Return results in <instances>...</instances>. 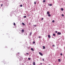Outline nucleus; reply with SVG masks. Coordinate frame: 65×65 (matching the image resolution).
Returning a JSON list of instances; mask_svg holds the SVG:
<instances>
[{
  "instance_id": "obj_1",
  "label": "nucleus",
  "mask_w": 65,
  "mask_h": 65,
  "mask_svg": "<svg viewBox=\"0 0 65 65\" xmlns=\"http://www.w3.org/2000/svg\"><path fill=\"white\" fill-rule=\"evenodd\" d=\"M39 54H40V55H41V56H43V54L41 52H39Z\"/></svg>"
},
{
  "instance_id": "obj_2",
  "label": "nucleus",
  "mask_w": 65,
  "mask_h": 65,
  "mask_svg": "<svg viewBox=\"0 0 65 65\" xmlns=\"http://www.w3.org/2000/svg\"><path fill=\"white\" fill-rule=\"evenodd\" d=\"M57 34L58 35H61V33L60 32H57Z\"/></svg>"
},
{
  "instance_id": "obj_3",
  "label": "nucleus",
  "mask_w": 65,
  "mask_h": 65,
  "mask_svg": "<svg viewBox=\"0 0 65 65\" xmlns=\"http://www.w3.org/2000/svg\"><path fill=\"white\" fill-rule=\"evenodd\" d=\"M48 37L49 38H51V36L50 35H48Z\"/></svg>"
},
{
  "instance_id": "obj_4",
  "label": "nucleus",
  "mask_w": 65,
  "mask_h": 65,
  "mask_svg": "<svg viewBox=\"0 0 65 65\" xmlns=\"http://www.w3.org/2000/svg\"><path fill=\"white\" fill-rule=\"evenodd\" d=\"M43 49H45V46H43Z\"/></svg>"
},
{
  "instance_id": "obj_5",
  "label": "nucleus",
  "mask_w": 65,
  "mask_h": 65,
  "mask_svg": "<svg viewBox=\"0 0 65 65\" xmlns=\"http://www.w3.org/2000/svg\"><path fill=\"white\" fill-rule=\"evenodd\" d=\"M48 5H49V6H52V4H49Z\"/></svg>"
},
{
  "instance_id": "obj_6",
  "label": "nucleus",
  "mask_w": 65,
  "mask_h": 65,
  "mask_svg": "<svg viewBox=\"0 0 65 65\" xmlns=\"http://www.w3.org/2000/svg\"><path fill=\"white\" fill-rule=\"evenodd\" d=\"M31 51H34V49H33V48H31Z\"/></svg>"
},
{
  "instance_id": "obj_7",
  "label": "nucleus",
  "mask_w": 65,
  "mask_h": 65,
  "mask_svg": "<svg viewBox=\"0 0 65 65\" xmlns=\"http://www.w3.org/2000/svg\"><path fill=\"white\" fill-rule=\"evenodd\" d=\"M47 14H49L50 12H49V11H47Z\"/></svg>"
},
{
  "instance_id": "obj_8",
  "label": "nucleus",
  "mask_w": 65,
  "mask_h": 65,
  "mask_svg": "<svg viewBox=\"0 0 65 65\" xmlns=\"http://www.w3.org/2000/svg\"><path fill=\"white\" fill-rule=\"evenodd\" d=\"M22 24L24 26H25V23H22Z\"/></svg>"
},
{
  "instance_id": "obj_9",
  "label": "nucleus",
  "mask_w": 65,
  "mask_h": 65,
  "mask_svg": "<svg viewBox=\"0 0 65 65\" xmlns=\"http://www.w3.org/2000/svg\"><path fill=\"white\" fill-rule=\"evenodd\" d=\"M58 61L59 62H61V59H58Z\"/></svg>"
},
{
  "instance_id": "obj_10",
  "label": "nucleus",
  "mask_w": 65,
  "mask_h": 65,
  "mask_svg": "<svg viewBox=\"0 0 65 65\" xmlns=\"http://www.w3.org/2000/svg\"><path fill=\"white\" fill-rule=\"evenodd\" d=\"M22 32H24V29L22 30Z\"/></svg>"
},
{
  "instance_id": "obj_11",
  "label": "nucleus",
  "mask_w": 65,
  "mask_h": 65,
  "mask_svg": "<svg viewBox=\"0 0 65 65\" xmlns=\"http://www.w3.org/2000/svg\"><path fill=\"white\" fill-rule=\"evenodd\" d=\"M63 10H64V9H63V8H61V11H63Z\"/></svg>"
},
{
  "instance_id": "obj_12",
  "label": "nucleus",
  "mask_w": 65,
  "mask_h": 65,
  "mask_svg": "<svg viewBox=\"0 0 65 65\" xmlns=\"http://www.w3.org/2000/svg\"><path fill=\"white\" fill-rule=\"evenodd\" d=\"M33 64L34 65H35V62H34Z\"/></svg>"
},
{
  "instance_id": "obj_13",
  "label": "nucleus",
  "mask_w": 65,
  "mask_h": 65,
  "mask_svg": "<svg viewBox=\"0 0 65 65\" xmlns=\"http://www.w3.org/2000/svg\"><path fill=\"white\" fill-rule=\"evenodd\" d=\"M48 17H50V16H51V14H48Z\"/></svg>"
},
{
  "instance_id": "obj_14",
  "label": "nucleus",
  "mask_w": 65,
  "mask_h": 65,
  "mask_svg": "<svg viewBox=\"0 0 65 65\" xmlns=\"http://www.w3.org/2000/svg\"><path fill=\"white\" fill-rule=\"evenodd\" d=\"M55 22V21H54V20H53L52 21V22L53 23H54V22Z\"/></svg>"
},
{
  "instance_id": "obj_15",
  "label": "nucleus",
  "mask_w": 65,
  "mask_h": 65,
  "mask_svg": "<svg viewBox=\"0 0 65 65\" xmlns=\"http://www.w3.org/2000/svg\"><path fill=\"white\" fill-rule=\"evenodd\" d=\"M31 34H32V32H31L30 34L29 35L30 36V35H31Z\"/></svg>"
},
{
  "instance_id": "obj_16",
  "label": "nucleus",
  "mask_w": 65,
  "mask_h": 65,
  "mask_svg": "<svg viewBox=\"0 0 65 65\" xmlns=\"http://www.w3.org/2000/svg\"><path fill=\"white\" fill-rule=\"evenodd\" d=\"M53 36H55V34H53Z\"/></svg>"
},
{
  "instance_id": "obj_17",
  "label": "nucleus",
  "mask_w": 65,
  "mask_h": 65,
  "mask_svg": "<svg viewBox=\"0 0 65 65\" xmlns=\"http://www.w3.org/2000/svg\"><path fill=\"white\" fill-rule=\"evenodd\" d=\"M43 2H45V0H43Z\"/></svg>"
},
{
  "instance_id": "obj_18",
  "label": "nucleus",
  "mask_w": 65,
  "mask_h": 65,
  "mask_svg": "<svg viewBox=\"0 0 65 65\" xmlns=\"http://www.w3.org/2000/svg\"><path fill=\"white\" fill-rule=\"evenodd\" d=\"M28 60H31V59H30V58H28Z\"/></svg>"
},
{
  "instance_id": "obj_19",
  "label": "nucleus",
  "mask_w": 65,
  "mask_h": 65,
  "mask_svg": "<svg viewBox=\"0 0 65 65\" xmlns=\"http://www.w3.org/2000/svg\"><path fill=\"white\" fill-rule=\"evenodd\" d=\"M20 6L21 7H22L23 6V5H21Z\"/></svg>"
},
{
  "instance_id": "obj_20",
  "label": "nucleus",
  "mask_w": 65,
  "mask_h": 65,
  "mask_svg": "<svg viewBox=\"0 0 65 65\" xmlns=\"http://www.w3.org/2000/svg\"><path fill=\"white\" fill-rule=\"evenodd\" d=\"M13 24H14V26L15 25V23H13Z\"/></svg>"
},
{
  "instance_id": "obj_21",
  "label": "nucleus",
  "mask_w": 65,
  "mask_h": 65,
  "mask_svg": "<svg viewBox=\"0 0 65 65\" xmlns=\"http://www.w3.org/2000/svg\"><path fill=\"white\" fill-rule=\"evenodd\" d=\"M60 55H61V56H62V55H63V54H62V53H61L60 54Z\"/></svg>"
},
{
  "instance_id": "obj_22",
  "label": "nucleus",
  "mask_w": 65,
  "mask_h": 65,
  "mask_svg": "<svg viewBox=\"0 0 65 65\" xmlns=\"http://www.w3.org/2000/svg\"><path fill=\"white\" fill-rule=\"evenodd\" d=\"M34 3L35 4H36V2H35Z\"/></svg>"
},
{
  "instance_id": "obj_23",
  "label": "nucleus",
  "mask_w": 65,
  "mask_h": 65,
  "mask_svg": "<svg viewBox=\"0 0 65 65\" xmlns=\"http://www.w3.org/2000/svg\"><path fill=\"white\" fill-rule=\"evenodd\" d=\"M33 43H34H34H35V42L34 41L33 42Z\"/></svg>"
},
{
  "instance_id": "obj_24",
  "label": "nucleus",
  "mask_w": 65,
  "mask_h": 65,
  "mask_svg": "<svg viewBox=\"0 0 65 65\" xmlns=\"http://www.w3.org/2000/svg\"><path fill=\"white\" fill-rule=\"evenodd\" d=\"M61 15L62 16V17H64V15L63 14H62Z\"/></svg>"
},
{
  "instance_id": "obj_25",
  "label": "nucleus",
  "mask_w": 65,
  "mask_h": 65,
  "mask_svg": "<svg viewBox=\"0 0 65 65\" xmlns=\"http://www.w3.org/2000/svg\"><path fill=\"white\" fill-rule=\"evenodd\" d=\"M26 54L27 55H29V53H26Z\"/></svg>"
},
{
  "instance_id": "obj_26",
  "label": "nucleus",
  "mask_w": 65,
  "mask_h": 65,
  "mask_svg": "<svg viewBox=\"0 0 65 65\" xmlns=\"http://www.w3.org/2000/svg\"><path fill=\"white\" fill-rule=\"evenodd\" d=\"M34 27H36V25H34Z\"/></svg>"
},
{
  "instance_id": "obj_27",
  "label": "nucleus",
  "mask_w": 65,
  "mask_h": 65,
  "mask_svg": "<svg viewBox=\"0 0 65 65\" xmlns=\"http://www.w3.org/2000/svg\"><path fill=\"white\" fill-rule=\"evenodd\" d=\"M24 17L25 18H26V16H25Z\"/></svg>"
},
{
  "instance_id": "obj_28",
  "label": "nucleus",
  "mask_w": 65,
  "mask_h": 65,
  "mask_svg": "<svg viewBox=\"0 0 65 65\" xmlns=\"http://www.w3.org/2000/svg\"><path fill=\"white\" fill-rule=\"evenodd\" d=\"M3 6V4H2L1 5V7H2V6Z\"/></svg>"
},
{
  "instance_id": "obj_29",
  "label": "nucleus",
  "mask_w": 65,
  "mask_h": 65,
  "mask_svg": "<svg viewBox=\"0 0 65 65\" xmlns=\"http://www.w3.org/2000/svg\"><path fill=\"white\" fill-rule=\"evenodd\" d=\"M55 32L56 33H57V31H55Z\"/></svg>"
},
{
  "instance_id": "obj_30",
  "label": "nucleus",
  "mask_w": 65,
  "mask_h": 65,
  "mask_svg": "<svg viewBox=\"0 0 65 65\" xmlns=\"http://www.w3.org/2000/svg\"><path fill=\"white\" fill-rule=\"evenodd\" d=\"M43 20V18H42L41 20Z\"/></svg>"
},
{
  "instance_id": "obj_31",
  "label": "nucleus",
  "mask_w": 65,
  "mask_h": 65,
  "mask_svg": "<svg viewBox=\"0 0 65 65\" xmlns=\"http://www.w3.org/2000/svg\"><path fill=\"white\" fill-rule=\"evenodd\" d=\"M53 46H55V45H53Z\"/></svg>"
},
{
  "instance_id": "obj_32",
  "label": "nucleus",
  "mask_w": 65,
  "mask_h": 65,
  "mask_svg": "<svg viewBox=\"0 0 65 65\" xmlns=\"http://www.w3.org/2000/svg\"><path fill=\"white\" fill-rule=\"evenodd\" d=\"M29 15H30V14H29V15H28V16H29Z\"/></svg>"
},
{
  "instance_id": "obj_33",
  "label": "nucleus",
  "mask_w": 65,
  "mask_h": 65,
  "mask_svg": "<svg viewBox=\"0 0 65 65\" xmlns=\"http://www.w3.org/2000/svg\"><path fill=\"white\" fill-rule=\"evenodd\" d=\"M39 38H40V36H39L38 37Z\"/></svg>"
},
{
  "instance_id": "obj_34",
  "label": "nucleus",
  "mask_w": 65,
  "mask_h": 65,
  "mask_svg": "<svg viewBox=\"0 0 65 65\" xmlns=\"http://www.w3.org/2000/svg\"><path fill=\"white\" fill-rule=\"evenodd\" d=\"M42 60H43V61H44V59H42Z\"/></svg>"
},
{
  "instance_id": "obj_35",
  "label": "nucleus",
  "mask_w": 65,
  "mask_h": 65,
  "mask_svg": "<svg viewBox=\"0 0 65 65\" xmlns=\"http://www.w3.org/2000/svg\"><path fill=\"white\" fill-rule=\"evenodd\" d=\"M40 64H41V65L42 64V63H40Z\"/></svg>"
},
{
  "instance_id": "obj_36",
  "label": "nucleus",
  "mask_w": 65,
  "mask_h": 65,
  "mask_svg": "<svg viewBox=\"0 0 65 65\" xmlns=\"http://www.w3.org/2000/svg\"><path fill=\"white\" fill-rule=\"evenodd\" d=\"M30 24H31L30 23H29V25H30Z\"/></svg>"
},
{
  "instance_id": "obj_37",
  "label": "nucleus",
  "mask_w": 65,
  "mask_h": 65,
  "mask_svg": "<svg viewBox=\"0 0 65 65\" xmlns=\"http://www.w3.org/2000/svg\"><path fill=\"white\" fill-rule=\"evenodd\" d=\"M48 65H50L49 64H48Z\"/></svg>"
}]
</instances>
